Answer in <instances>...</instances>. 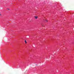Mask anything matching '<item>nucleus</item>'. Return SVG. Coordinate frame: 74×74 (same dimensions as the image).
I'll list each match as a JSON object with an SVG mask.
<instances>
[{
    "label": "nucleus",
    "mask_w": 74,
    "mask_h": 74,
    "mask_svg": "<svg viewBox=\"0 0 74 74\" xmlns=\"http://www.w3.org/2000/svg\"><path fill=\"white\" fill-rule=\"evenodd\" d=\"M43 20L44 21H45L46 22H48V21L46 19L44 20V19H43Z\"/></svg>",
    "instance_id": "obj_2"
},
{
    "label": "nucleus",
    "mask_w": 74,
    "mask_h": 74,
    "mask_svg": "<svg viewBox=\"0 0 74 74\" xmlns=\"http://www.w3.org/2000/svg\"><path fill=\"white\" fill-rule=\"evenodd\" d=\"M34 17L35 19H37L38 18V16H34Z\"/></svg>",
    "instance_id": "obj_1"
},
{
    "label": "nucleus",
    "mask_w": 74,
    "mask_h": 74,
    "mask_svg": "<svg viewBox=\"0 0 74 74\" xmlns=\"http://www.w3.org/2000/svg\"><path fill=\"white\" fill-rule=\"evenodd\" d=\"M25 44H27V42H26V40H25Z\"/></svg>",
    "instance_id": "obj_3"
},
{
    "label": "nucleus",
    "mask_w": 74,
    "mask_h": 74,
    "mask_svg": "<svg viewBox=\"0 0 74 74\" xmlns=\"http://www.w3.org/2000/svg\"><path fill=\"white\" fill-rule=\"evenodd\" d=\"M2 16V15H1V14H0V16Z\"/></svg>",
    "instance_id": "obj_4"
},
{
    "label": "nucleus",
    "mask_w": 74,
    "mask_h": 74,
    "mask_svg": "<svg viewBox=\"0 0 74 74\" xmlns=\"http://www.w3.org/2000/svg\"><path fill=\"white\" fill-rule=\"evenodd\" d=\"M7 10H10V9H7Z\"/></svg>",
    "instance_id": "obj_5"
}]
</instances>
